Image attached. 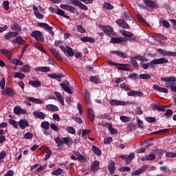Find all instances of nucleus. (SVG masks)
Returning <instances> with one entry per match:
<instances>
[{"instance_id": "14", "label": "nucleus", "mask_w": 176, "mask_h": 176, "mask_svg": "<svg viewBox=\"0 0 176 176\" xmlns=\"http://www.w3.org/2000/svg\"><path fill=\"white\" fill-rule=\"evenodd\" d=\"M61 9H64L65 10H68L69 12H72V13H75L76 12V8L73 6H71L68 4H61L60 6Z\"/></svg>"}, {"instance_id": "59", "label": "nucleus", "mask_w": 176, "mask_h": 176, "mask_svg": "<svg viewBox=\"0 0 176 176\" xmlns=\"http://www.w3.org/2000/svg\"><path fill=\"white\" fill-rule=\"evenodd\" d=\"M140 79L148 80V79H151V76L149 74H140Z\"/></svg>"}, {"instance_id": "26", "label": "nucleus", "mask_w": 176, "mask_h": 176, "mask_svg": "<svg viewBox=\"0 0 176 176\" xmlns=\"http://www.w3.org/2000/svg\"><path fill=\"white\" fill-rule=\"evenodd\" d=\"M108 169L110 174H115V162L113 160L109 161L108 164Z\"/></svg>"}, {"instance_id": "41", "label": "nucleus", "mask_w": 176, "mask_h": 176, "mask_svg": "<svg viewBox=\"0 0 176 176\" xmlns=\"http://www.w3.org/2000/svg\"><path fill=\"white\" fill-rule=\"evenodd\" d=\"M10 62L12 64L16 65V67H17V65H23V62L17 58L10 59Z\"/></svg>"}, {"instance_id": "51", "label": "nucleus", "mask_w": 176, "mask_h": 176, "mask_svg": "<svg viewBox=\"0 0 176 176\" xmlns=\"http://www.w3.org/2000/svg\"><path fill=\"white\" fill-rule=\"evenodd\" d=\"M41 127L45 130H48L49 127H50V124L47 121H43L41 123Z\"/></svg>"}, {"instance_id": "21", "label": "nucleus", "mask_w": 176, "mask_h": 176, "mask_svg": "<svg viewBox=\"0 0 176 176\" xmlns=\"http://www.w3.org/2000/svg\"><path fill=\"white\" fill-rule=\"evenodd\" d=\"M116 23L118 25L121 27V28H124L125 30L129 28V24H127V23H126L123 19H118L116 21Z\"/></svg>"}, {"instance_id": "29", "label": "nucleus", "mask_w": 176, "mask_h": 176, "mask_svg": "<svg viewBox=\"0 0 176 176\" xmlns=\"http://www.w3.org/2000/svg\"><path fill=\"white\" fill-rule=\"evenodd\" d=\"M48 78H51L52 79H56L58 82H61V78H63V74H48Z\"/></svg>"}, {"instance_id": "15", "label": "nucleus", "mask_w": 176, "mask_h": 176, "mask_svg": "<svg viewBox=\"0 0 176 176\" xmlns=\"http://www.w3.org/2000/svg\"><path fill=\"white\" fill-rule=\"evenodd\" d=\"M116 67L117 69H119L120 71H129L130 69V65L129 64L117 63Z\"/></svg>"}, {"instance_id": "58", "label": "nucleus", "mask_w": 176, "mask_h": 176, "mask_svg": "<svg viewBox=\"0 0 176 176\" xmlns=\"http://www.w3.org/2000/svg\"><path fill=\"white\" fill-rule=\"evenodd\" d=\"M113 53H115V54H116L117 56H118L119 57H121V58H126V54L120 52V51H116V52H113Z\"/></svg>"}, {"instance_id": "40", "label": "nucleus", "mask_w": 176, "mask_h": 176, "mask_svg": "<svg viewBox=\"0 0 176 176\" xmlns=\"http://www.w3.org/2000/svg\"><path fill=\"white\" fill-rule=\"evenodd\" d=\"M55 142H56L58 148H60L61 145H64V138H56Z\"/></svg>"}, {"instance_id": "49", "label": "nucleus", "mask_w": 176, "mask_h": 176, "mask_svg": "<svg viewBox=\"0 0 176 176\" xmlns=\"http://www.w3.org/2000/svg\"><path fill=\"white\" fill-rule=\"evenodd\" d=\"M31 69V67L28 65H24L22 68H21V72H30Z\"/></svg>"}, {"instance_id": "27", "label": "nucleus", "mask_w": 176, "mask_h": 176, "mask_svg": "<svg viewBox=\"0 0 176 176\" xmlns=\"http://www.w3.org/2000/svg\"><path fill=\"white\" fill-rule=\"evenodd\" d=\"M12 43L13 45H16V43L18 45H23L24 43V40L23 39V37L17 36L15 39L12 40Z\"/></svg>"}, {"instance_id": "17", "label": "nucleus", "mask_w": 176, "mask_h": 176, "mask_svg": "<svg viewBox=\"0 0 176 176\" xmlns=\"http://www.w3.org/2000/svg\"><path fill=\"white\" fill-rule=\"evenodd\" d=\"M34 116L38 118V119H41V120H45V118H46V114L42 111H36L33 113Z\"/></svg>"}, {"instance_id": "6", "label": "nucleus", "mask_w": 176, "mask_h": 176, "mask_svg": "<svg viewBox=\"0 0 176 176\" xmlns=\"http://www.w3.org/2000/svg\"><path fill=\"white\" fill-rule=\"evenodd\" d=\"M100 29L103 32H104V34H106V35H109V36H111L113 32V28L111 26L102 25Z\"/></svg>"}, {"instance_id": "53", "label": "nucleus", "mask_w": 176, "mask_h": 176, "mask_svg": "<svg viewBox=\"0 0 176 176\" xmlns=\"http://www.w3.org/2000/svg\"><path fill=\"white\" fill-rule=\"evenodd\" d=\"M5 85H6V78H3L0 80V87L1 90H5Z\"/></svg>"}, {"instance_id": "7", "label": "nucleus", "mask_w": 176, "mask_h": 176, "mask_svg": "<svg viewBox=\"0 0 176 176\" xmlns=\"http://www.w3.org/2000/svg\"><path fill=\"white\" fill-rule=\"evenodd\" d=\"M157 51L158 53L162 54V56H168L170 57H175L176 56V52H168V51H164L163 49H157Z\"/></svg>"}, {"instance_id": "28", "label": "nucleus", "mask_w": 176, "mask_h": 176, "mask_svg": "<svg viewBox=\"0 0 176 176\" xmlns=\"http://www.w3.org/2000/svg\"><path fill=\"white\" fill-rule=\"evenodd\" d=\"M16 94V91H14L12 88L8 87L6 88L5 89V95L6 96H9L10 97H13Z\"/></svg>"}, {"instance_id": "57", "label": "nucleus", "mask_w": 176, "mask_h": 176, "mask_svg": "<svg viewBox=\"0 0 176 176\" xmlns=\"http://www.w3.org/2000/svg\"><path fill=\"white\" fill-rule=\"evenodd\" d=\"M131 63L135 67V68H138V63L137 62V59H135V57H131Z\"/></svg>"}, {"instance_id": "47", "label": "nucleus", "mask_w": 176, "mask_h": 176, "mask_svg": "<svg viewBox=\"0 0 176 176\" xmlns=\"http://www.w3.org/2000/svg\"><path fill=\"white\" fill-rule=\"evenodd\" d=\"M92 151L97 156H100L101 155V150L96 146H92Z\"/></svg>"}, {"instance_id": "32", "label": "nucleus", "mask_w": 176, "mask_h": 176, "mask_svg": "<svg viewBox=\"0 0 176 176\" xmlns=\"http://www.w3.org/2000/svg\"><path fill=\"white\" fill-rule=\"evenodd\" d=\"M37 72H49L50 71V67H39L35 69Z\"/></svg>"}, {"instance_id": "11", "label": "nucleus", "mask_w": 176, "mask_h": 176, "mask_svg": "<svg viewBox=\"0 0 176 176\" xmlns=\"http://www.w3.org/2000/svg\"><path fill=\"white\" fill-rule=\"evenodd\" d=\"M109 104H111L113 107H116V105L124 107V105H126L127 103L124 101L113 99L110 100Z\"/></svg>"}, {"instance_id": "12", "label": "nucleus", "mask_w": 176, "mask_h": 176, "mask_svg": "<svg viewBox=\"0 0 176 176\" xmlns=\"http://www.w3.org/2000/svg\"><path fill=\"white\" fill-rule=\"evenodd\" d=\"M18 35L19 32H10L4 35V39L9 41V39H12V38H16V36H18Z\"/></svg>"}, {"instance_id": "42", "label": "nucleus", "mask_w": 176, "mask_h": 176, "mask_svg": "<svg viewBox=\"0 0 176 176\" xmlns=\"http://www.w3.org/2000/svg\"><path fill=\"white\" fill-rule=\"evenodd\" d=\"M29 85L33 86V87H41V82L39 80H30Z\"/></svg>"}, {"instance_id": "24", "label": "nucleus", "mask_w": 176, "mask_h": 176, "mask_svg": "<svg viewBox=\"0 0 176 176\" xmlns=\"http://www.w3.org/2000/svg\"><path fill=\"white\" fill-rule=\"evenodd\" d=\"M47 111H51V112H57L58 111V107L54 104H47L45 107Z\"/></svg>"}, {"instance_id": "18", "label": "nucleus", "mask_w": 176, "mask_h": 176, "mask_svg": "<svg viewBox=\"0 0 176 176\" xmlns=\"http://www.w3.org/2000/svg\"><path fill=\"white\" fill-rule=\"evenodd\" d=\"M100 168V162L99 161H95L92 163L91 166V171L93 173H96V171H98Z\"/></svg>"}, {"instance_id": "9", "label": "nucleus", "mask_w": 176, "mask_h": 176, "mask_svg": "<svg viewBox=\"0 0 176 176\" xmlns=\"http://www.w3.org/2000/svg\"><path fill=\"white\" fill-rule=\"evenodd\" d=\"M127 41V38L123 37H113L111 39V43H124Z\"/></svg>"}, {"instance_id": "37", "label": "nucleus", "mask_w": 176, "mask_h": 176, "mask_svg": "<svg viewBox=\"0 0 176 176\" xmlns=\"http://www.w3.org/2000/svg\"><path fill=\"white\" fill-rule=\"evenodd\" d=\"M88 114H89V116L91 122H94V120L96 119V116L94 115V111H93V109H91V108L88 109Z\"/></svg>"}, {"instance_id": "2", "label": "nucleus", "mask_w": 176, "mask_h": 176, "mask_svg": "<svg viewBox=\"0 0 176 176\" xmlns=\"http://www.w3.org/2000/svg\"><path fill=\"white\" fill-rule=\"evenodd\" d=\"M50 12H52V13H56L58 16H62V17H65V19H67V20H69V16L65 14V11L60 9V8H54L53 7L49 8Z\"/></svg>"}, {"instance_id": "36", "label": "nucleus", "mask_w": 176, "mask_h": 176, "mask_svg": "<svg viewBox=\"0 0 176 176\" xmlns=\"http://www.w3.org/2000/svg\"><path fill=\"white\" fill-rule=\"evenodd\" d=\"M14 78L21 79V80H23V79L25 78V74L21 72H16L14 75Z\"/></svg>"}, {"instance_id": "61", "label": "nucleus", "mask_w": 176, "mask_h": 176, "mask_svg": "<svg viewBox=\"0 0 176 176\" xmlns=\"http://www.w3.org/2000/svg\"><path fill=\"white\" fill-rule=\"evenodd\" d=\"M9 123L10 124H12L15 129L19 127V123H17V122H16L14 120L10 119Z\"/></svg>"}, {"instance_id": "13", "label": "nucleus", "mask_w": 176, "mask_h": 176, "mask_svg": "<svg viewBox=\"0 0 176 176\" xmlns=\"http://www.w3.org/2000/svg\"><path fill=\"white\" fill-rule=\"evenodd\" d=\"M148 165H144L141 168H140L139 169H138L137 170H135L131 175L132 176L140 175V174H142L144 171H145L146 170H148Z\"/></svg>"}, {"instance_id": "25", "label": "nucleus", "mask_w": 176, "mask_h": 176, "mask_svg": "<svg viewBox=\"0 0 176 176\" xmlns=\"http://www.w3.org/2000/svg\"><path fill=\"white\" fill-rule=\"evenodd\" d=\"M50 52L52 53V54H54V56H55V57L58 60H59V61H63V57L61 56L60 53H58V52H57V50H56L54 48H50Z\"/></svg>"}, {"instance_id": "34", "label": "nucleus", "mask_w": 176, "mask_h": 176, "mask_svg": "<svg viewBox=\"0 0 176 176\" xmlns=\"http://www.w3.org/2000/svg\"><path fill=\"white\" fill-rule=\"evenodd\" d=\"M38 27H42L43 28H45L47 31H52L53 30V28L50 27L47 23H38Z\"/></svg>"}, {"instance_id": "43", "label": "nucleus", "mask_w": 176, "mask_h": 176, "mask_svg": "<svg viewBox=\"0 0 176 176\" xmlns=\"http://www.w3.org/2000/svg\"><path fill=\"white\" fill-rule=\"evenodd\" d=\"M68 54V56H69V57H74L75 53L72 50V48H71L69 46H67L66 47V54Z\"/></svg>"}, {"instance_id": "3", "label": "nucleus", "mask_w": 176, "mask_h": 176, "mask_svg": "<svg viewBox=\"0 0 176 176\" xmlns=\"http://www.w3.org/2000/svg\"><path fill=\"white\" fill-rule=\"evenodd\" d=\"M33 10L34 16L36 17V19H38V20H42L43 19V14H45V9L40 8L38 9V7L36 6H33Z\"/></svg>"}, {"instance_id": "48", "label": "nucleus", "mask_w": 176, "mask_h": 176, "mask_svg": "<svg viewBox=\"0 0 176 176\" xmlns=\"http://www.w3.org/2000/svg\"><path fill=\"white\" fill-rule=\"evenodd\" d=\"M85 100L86 104H90V93L87 91H85Z\"/></svg>"}, {"instance_id": "1", "label": "nucleus", "mask_w": 176, "mask_h": 176, "mask_svg": "<svg viewBox=\"0 0 176 176\" xmlns=\"http://www.w3.org/2000/svg\"><path fill=\"white\" fill-rule=\"evenodd\" d=\"M161 80H162V82H166V87H172V86H174V85H175L176 78L174 76H170L162 78Z\"/></svg>"}, {"instance_id": "60", "label": "nucleus", "mask_w": 176, "mask_h": 176, "mask_svg": "<svg viewBox=\"0 0 176 176\" xmlns=\"http://www.w3.org/2000/svg\"><path fill=\"white\" fill-rule=\"evenodd\" d=\"M45 153H47V154H46V155L45 157V160H47V159H50V156H52V151L50 149H49V148H47L45 150Z\"/></svg>"}, {"instance_id": "63", "label": "nucleus", "mask_w": 176, "mask_h": 176, "mask_svg": "<svg viewBox=\"0 0 176 176\" xmlns=\"http://www.w3.org/2000/svg\"><path fill=\"white\" fill-rule=\"evenodd\" d=\"M113 141L112 138L111 137H107L106 138H104V144H105L106 145H108L109 144H111Z\"/></svg>"}, {"instance_id": "45", "label": "nucleus", "mask_w": 176, "mask_h": 176, "mask_svg": "<svg viewBox=\"0 0 176 176\" xmlns=\"http://www.w3.org/2000/svg\"><path fill=\"white\" fill-rule=\"evenodd\" d=\"M76 28L77 31L80 32V34H86V30L85 28H83V26H82V25H76Z\"/></svg>"}, {"instance_id": "33", "label": "nucleus", "mask_w": 176, "mask_h": 176, "mask_svg": "<svg viewBox=\"0 0 176 176\" xmlns=\"http://www.w3.org/2000/svg\"><path fill=\"white\" fill-rule=\"evenodd\" d=\"M28 101H30L31 102H34V104H43V100H41V99H36L35 98H31L29 97L28 98Z\"/></svg>"}, {"instance_id": "55", "label": "nucleus", "mask_w": 176, "mask_h": 176, "mask_svg": "<svg viewBox=\"0 0 176 176\" xmlns=\"http://www.w3.org/2000/svg\"><path fill=\"white\" fill-rule=\"evenodd\" d=\"M66 131L69 133V134H76V131H75V129L72 126H67L66 128Z\"/></svg>"}, {"instance_id": "35", "label": "nucleus", "mask_w": 176, "mask_h": 176, "mask_svg": "<svg viewBox=\"0 0 176 176\" xmlns=\"http://www.w3.org/2000/svg\"><path fill=\"white\" fill-rule=\"evenodd\" d=\"M11 30L12 31H16V32H20L21 31V28L17 23H13L11 25Z\"/></svg>"}, {"instance_id": "5", "label": "nucleus", "mask_w": 176, "mask_h": 176, "mask_svg": "<svg viewBox=\"0 0 176 176\" xmlns=\"http://www.w3.org/2000/svg\"><path fill=\"white\" fill-rule=\"evenodd\" d=\"M168 63V60L166 58H161L158 59H154L151 61V65H159L160 64H167Z\"/></svg>"}, {"instance_id": "50", "label": "nucleus", "mask_w": 176, "mask_h": 176, "mask_svg": "<svg viewBox=\"0 0 176 176\" xmlns=\"http://www.w3.org/2000/svg\"><path fill=\"white\" fill-rule=\"evenodd\" d=\"M63 174V169L57 168L56 170L52 172V175H61Z\"/></svg>"}, {"instance_id": "39", "label": "nucleus", "mask_w": 176, "mask_h": 176, "mask_svg": "<svg viewBox=\"0 0 176 176\" xmlns=\"http://www.w3.org/2000/svg\"><path fill=\"white\" fill-rule=\"evenodd\" d=\"M134 157H135V154H134V153H131L126 160V164H130V163L133 162Z\"/></svg>"}, {"instance_id": "31", "label": "nucleus", "mask_w": 176, "mask_h": 176, "mask_svg": "<svg viewBox=\"0 0 176 176\" xmlns=\"http://www.w3.org/2000/svg\"><path fill=\"white\" fill-rule=\"evenodd\" d=\"M18 124L21 129H24L28 126V122H27V120H21Z\"/></svg>"}, {"instance_id": "54", "label": "nucleus", "mask_w": 176, "mask_h": 176, "mask_svg": "<svg viewBox=\"0 0 176 176\" xmlns=\"http://www.w3.org/2000/svg\"><path fill=\"white\" fill-rule=\"evenodd\" d=\"M103 8L107 9V10H112V9H113V6L109 3H104Z\"/></svg>"}, {"instance_id": "22", "label": "nucleus", "mask_w": 176, "mask_h": 176, "mask_svg": "<svg viewBox=\"0 0 176 176\" xmlns=\"http://www.w3.org/2000/svg\"><path fill=\"white\" fill-rule=\"evenodd\" d=\"M144 2L146 6H148V8H151L152 9L157 8V5L152 0H144Z\"/></svg>"}, {"instance_id": "19", "label": "nucleus", "mask_w": 176, "mask_h": 176, "mask_svg": "<svg viewBox=\"0 0 176 176\" xmlns=\"http://www.w3.org/2000/svg\"><path fill=\"white\" fill-rule=\"evenodd\" d=\"M168 107V106L157 104H153V109H156L157 111H162V112H164V111H166V109Z\"/></svg>"}, {"instance_id": "4", "label": "nucleus", "mask_w": 176, "mask_h": 176, "mask_svg": "<svg viewBox=\"0 0 176 176\" xmlns=\"http://www.w3.org/2000/svg\"><path fill=\"white\" fill-rule=\"evenodd\" d=\"M31 36H32V38H34V39H36V41H38V42H43L44 41L43 34L39 30L33 31L31 33Z\"/></svg>"}, {"instance_id": "52", "label": "nucleus", "mask_w": 176, "mask_h": 176, "mask_svg": "<svg viewBox=\"0 0 176 176\" xmlns=\"http://www.w3.org/2000/svg\"><path fill=\"white\" fill-rule=\"evenodd\" d=\"M120 119L123 123H128V122L130 120V117L126 116H121L120 117Z\"/></svg>"}, {"instance_id": "46", "label": "nucleus", "mask_w": 176, "mask_h": 176, "mask_svg": "<svg viewBox=\"0 0 176 176\" xmlns=\"http://www.w3.org/2000/svg\"><path fill=\"white\" fill-rule=\"evenodd\" d=\"M81 42H90V43H93L94 42V38L91 37H81L80 38Z\"/></svg>"}, {"instance_id": "62", "label": "nucleus", "mask_w": 176, "mask_h": 176, "mask_svg": "<svg viewBox=\"0 0 176 176\" xmlns=\"http://www.w3.org/2000/svg\"><path fill=\"white\" fill-rule=\"evenodd\" d=\"M120 87H121L122 89L124 90L125 91H130V88L125 83L121 84Z\"/></svg>"}, {"instance_id": "8", "label": "nucleus", "mask_w": 176, "mask_h": 176, "mask_svg": "<svg viewBox=\"0 0 176 176\" xmlns=\"http://www.w3.org/2000/svg\"><path fill=\"white\" fill-rule=\"evenodd\" d=\"M120 32L122 33L123 36H125L126 38H129V41H135L134 34L124 30H120Z\"/></svg>"}, {"instance_id": "56", "label": "nucleus", "mask_w": 176, "mask_h": 176, "mask_svg": "<svg viewBox=\"0 0 176 176\" xmlns=\"http://www.w3.org/2000/svg\"><path fill=\"white\" fill-rule=\"evenodd\" d=\"M107 127H109L111 134H118V131L115 129V128L112 127V124L110 123Z\"/></svg>"}, {"instance_id": "38", "label": "nucleus", "mask_w": 176, "mask_h": 176, "mask_svg": "<svg viewBox=\"0 0 176 176\" xmlns=\"http://www.w3.org/2000/svg\"><path fill=\"white\" fill-rule=\"evenodd\" d=\"M155 158H156V155H155L154 154H149L148 155L143 157L142 160L143 162L145 160L151 161V160H155Z\"/></svg>"}, {"instance_id": "64", "label": "nucleus", "mask_w": 176, "mask_h": 176, "mask_svg": "<svg viewBox=\"0 0 176 176\" xmlns=\"http://www.w3.org/2000/svg\"><path fill=\"white\" fill-rule=\"evenodd\" d=\"M166 157H176V153L173 152H168L166 153Z\"/></svg>"}, {"instance_id": "10", "label": "nucleus", "mask_w": 176, "mask_h": 176, "mask_svg": "<svg viewBox=\"0 0 176 176\" xmlns=\"http://www.w3.org/2000/svg\"><path fill=\"white\" fill-rule=\"evenodd\" d=\"M60 86L66 91V93H68V94H72V91H71V89H69V82L65 81V82L60 83Z\"/></svg>"}, {"instance_id": "23", "label": "nucleus", "mask_w": 176, "mask_h": 176, "mask_svg": "<svg viewBox=\"0 0 176 176\" xmlns=\"http://www.w3.org/2000/svg\"><path fill=\"white\" fill-rule=\"evenodd\" d=\"M127 94L129 97H133L134 96H137V97H141L144 96V93H142V91H130L127 93Z\"/></svg>"}, {"instance_id": "16", "label": "nucleus", "mask_w": 176, "mask_h": 176, "mask_svg": "<svg viewBox=\"0 0 176 176\" xmlns=\"http://www.w3.org/2000/svg\"><path fill=\"white\" fill-rule=\"evenodd\" d=\"M14 113H15V115H25V113H27V110L21 109V107L19 106H16L14 108Z\"/></svg>"}, {"instance_id": "20", "label": "nucleus", "mask_w": 176, "mask_h": 176, "mask_svg": "<svg viewBox=\"0 0 176 176\" xmlns=\"http://www.w3.org/2000/svg\"><path fill=\"white\" fill-rule=\"evenodd\" d=\"M153 89H154V90H156L157 91H159V93H164L165 94H167V93H168V89H167L166 88L160 87L157 85H153Z\"/></svg>"}, {"instance_id": "30", "label": "nucleus", "mask_w": 176, "mask_h": 176, "mask_svg": "<svg viewBox=\"0 0 176 176\" xmlns=\"http://www.w3.org/2000/svg\"><path fill=\"white\" fill-rule=\"evenodd\" d=\"M1 52L2 54H3L4 56H6V57H8V60H10V58H12V50L2 49L1 50Z\"/></svg>"}, {"instance_id": "44", "label": "nucleus", "mask_w": 176, "mask_h": 176, "mask_svg": "<svg viewBox=\"0 0 176 176\" xmlns=\"http://www.w3.org/2000/svg\"><path fill=\"white\" fill-rule=\"evenodd\" d=\"M63 144H65L66 145H72L74 142L71 138L66 137L63 138Z\"/></svg>"}]
</instances>
